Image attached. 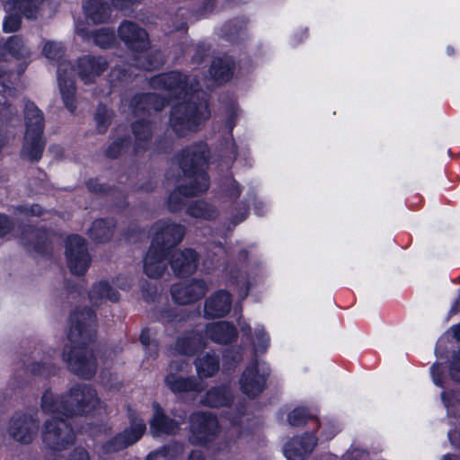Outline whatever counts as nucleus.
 I'll return each mask as SVG.
<instances>
[{"label":"nucleus","instance_id":"29","mask_svg":"<svg viewBox=\"0 0 460 460\" xmlns=\"http://www.w3.org/2000/svg\"><path fill=\"white\" fill-rule=\"evenodd\" d=\"M84 10L86 17L93 23L105 22L110 17V5L102 0H86Z\"/></svg>","mask_w":460,"mask_h":460},{"label":"nucleus","instance_id":"47","mask_svg":"<svg viewBox=\"0 0 460 460\" xmlns=\"http://www.w3.org/2000/svg\"><path fill=\"white\" fill-rule=\"evenodd\" d=\"M66 460H91V457L85 448L77 447L69 454Z\"/></svg>","mask_w":460,"mask_h":460},{"label":"nucleus","instance_id":"36","mask_svg":"<svg viewBox=\"0 0 460 460\" xmlns=\"http://www.w3.org/2000/svg\"><path fill=\"white\" fill-rule=\"evenodd\" d=\"M113 118V111L104 105H99L94 115L96 129L99 133L103 134L107 131Z\"/></svg>","mask_w":460,"mask_h":460},{"label":"nucleus","instance_id":"20","mask_svg":"<svg viewBox=\"0 0 460 460\" xmlns=\"http://www.w3.org/2000/svg\"><path fill=\"white\" fill-rule=\"evenodd\" d=\"M168 253L151 244L144 260V270L149 278L158 279L164 274L167 268Z\"/></svg>","mask_w":460,"mask_h":460},{"label":"nucleus","instance_id":"64","mask_svg":"<svg viewBox=\"0 0 460 460\" xmlns=\"http://www.w3.org/2000/svg\"><path fill=\"white\" fill-rule=\"evenodd\" d=\"M119 79L126 80L127 79L126 73H123L121 75H119Z\"/></svg>","mask_w":460,"mask_h":460},{"label":"nucleus","instance_id":"21","mask_svg":"<svg viewBox=\"0 0 460 460\" xmlns=\"http://www.w3.org/2000/svg\"><path fill=\"white\" fill-rule=\"evenodd\" d=\"M154 417L150 420V430L153 436L173 435L179 431V423L166 416L157 402H153Z\"/></svg>","mask_w":460,"mask_h":460},{"label":"nucleus","instance_id":"32","mask_svg":"<svg viewBox=\"0 0 460 460\" xmlns=\"http://www.w3.org/2000/svg\"><path fill=\"white\" fill-rule=\"evenodd\" d=\"M114 227L115 223L112 219H99L93 223L88 234L93 240L104 243L111 238Z\"/></svg>","mask_w":460,"mask_h":460},{"label":"nucleus","instance_id":"33","mask_svg":"<svg viewBox=\"0 0 460 460\" xmlns=\"http://www.w3.org/2000/svg\"><path fill=\"white\" fill-rule=\"evenodd\" d=\"M187 214L195 218L213 220L218 216V211L212 204L197 200L187 208Z\"/></svg>","mask_w":460,"mask_h":460},{"label":"nucleus","instance_id":"11","mask_svg":"<svg viewBox=\"0 0 460 460\" xmlns=\"http://www.w3.org/2000/svg\"><path fill=\"white\" fill-rule=\"evenodd\" d=\"M66 256L71 273L83 275L91 263L85 240L79 235H71L66 240Z\"/></svg>","mask_w":460,"mask_h":460},{"label":"nucleus","instance_id":"31","mask_svg":"<svg viewBox=\"0 0 460 460\" xmlns=\"http://www.w3.org/2000/svg\"><path fill=\"white\" fill-rule=\"evenodd\" d=\"M259 368L257 362L248 367L240 379L242 392L250 398H254L259 393Z\"/></svg>","mask_w":460,"mask_h":460},{"label":"nucleus","instance_id":"50","mask_svg":"<svg viewBox=\"0 0 460 460\" xmlns=\"http://www.w3.org/2000/svg\"><path fill=\"white\" fill-rule=\"evenodd\" d=\"M270 367L267 366H264V365L263 366L261 365V385H260L261 393H262L264 388L267 387L265 385V382L268 379V377L270 376Z\"/></svg>","mask_w":460,"mask_h":460},{"label":"nucleus","instance_id":"37","mask_svg":"<svg viewBox=\"0 0 460 460\" xmlns=\"http://www.w3.org/2000/svg\"><path fill=\"white\" fill-rule=\"evenodd\" d=\"M91 38L93 43L102 49H106L111 45L114 40L113 31L102 28L92 32Z\"/></svg>","mask_w":460,"mask_h":460},{"label":"nucleus","instance_id":"58","mask_svg":"<svg viewBox=\"0 0 460 460\" xmlns=\"http://www.w3.org/2000/svg\"><path fill=\"white\" fill-rule=\"evenodd\" d=\"M234 119H235L234 115V114H232V115L230 116V118L228 119V120H227V124H226V126H227V128H228V129H229L230 131L233 129V128H234Z\"/></svg>","mask_w":460,"mask_h":460},{"label":"nucleus","instance_id":"34","mask_svg":"<svg viewBox=\"0 0 460 460\" xmlns=\"http://www.w3.org/2000/svg\"><path fill=\"white\" fill-rule=\"evenodd\" d=\"M196 369L199 378L213 376L219 369L218 357L207 353L199 358L196 362Z\"/></svg>","mask_w":460,"mask_h":460},{"label":"nucleus","instance_id":"9","mask_svg":"<svg viewBox=\"0 0 460 460\" xmlns=\"http://www.w3.org/2000/svg\"><path fill=\"white\" fill-rule=\"evenodd\" d=\"M188 368H190V367L183 358L172 359L171 361L164 382L172 392L175 394L183 392L199 393L204 389L202 381L193 376L182 377L178 375L180 372L187 371Z\"/></svg>","mask_w":460,"mask_h":460},{"label":"nucleus","instance_id":"42","mask_svg":"<svg viewBox=\"0 0 460 460\" xmlns=\"http://www.w3.org/2000/svg\"><path fill=\"white\" fill-rule=\"evenodd\" d=\"M13 74L6 75L5 71L0 66V93L4 96H15L17 90L13 83L10 81Z\"/></svg>","mask_w":460,"mask_h":460},{"label":"nucleus","instance_id":"63","mask_svg":"<svg viewBox=\"0 0 460 460\" xmlns=\"http://www.w3.org/2000/svg\"><path fill=\"white\" fill-rule=\"evenodd\" d=\"M4 49H5L4 43H3L2 40L0 39V57L2 56Z\"/></svg>","mask_w":460,"mask_h":460},{"label":"nucleus","instance_id":"55","mask_svg":"<svg viewBox=\"0 0 460 460\" xmlns=\"http://www.w3.org/2000/svg\"><path fill=\"white\" fill-rule=\"evenodd\" d=\"M188 460H205V457L201 451L194 450L190 453Z\"/></svg>","mask_w":460,"mask_h":460},{"label":"nucleus","instance_id":"40","mask_svg":"<svg viewBox=\"0 0 460 460\" xmlns=\"http://www.w3.org/2000/svg\"><path fill=\"white\" fill-rule=\"evenodd\" d=\"M45 235H46V233L43 231H40L39 229L30 228L29 230L26 231L23 240L26 239L27 236H29L30 238H36L37 240L35 242L30 241L29 243L22 241L23 245L27 246L28 248H32L38 252H41L42 245L44 244L43 238L45 237Z\"/></svg>","mask_w":460,"mask_h":460},{"label":"nucleus","instance_id":"38","mask_svg":"<svg viewBox=\"0 0 460 460\" xmlns=\"http://www.w3.org/2000/svg\"><path fill=\"white\" fill-rule=\"evenodd\" d=\"M129 146V138L126 136H119L109 146L106 155L110 158H117Z\"/></svg>","mask_w":460,"mask_h":460},{"label":"nucleus","instance_id":"45","mask_svg":"<svg viewBox=\"0 0 460 460\" xmlns=\"http://www.w3.org/2000/svg\"><path fill=\"white\" fill-rule=\"evenodd\" d=\"M10 15L5 18L3 29L6 33L16 31L21 26V17L18 15L19 13H9Z\"/></svg>","mask_w":460,"mask_h":460},{"label":"nucleus","instance_id":"18","mask_svg":"<svg viewBox=\"0 0 460 460\" xmlns=\"http://www.w3.org/2000/svg\"><path fill=\"white\" fill-rule=\"evenodd\" d=\"M199 256L192 249L176 251L170 260L171 267L173 272L179 277H184L192 274L198 266Z\"/></svg>","mask_w":460,"mask_h":460},{"label":"nucleus","instance_id":"46","mask_svg":"<svg viewBox=\"0 0 460 460\" xmlns=\"http://www.w3.org/2000/svg\"><path fill=\"white\" fill-rule=\"evenodd\" d=\"M451 377L460 383V350L454 353L449 367Z\"/></svg>","mask_w":460,"mask_h":460},{"label":"nucleus","instance_id":"14","mask_svg":"<svg viewBox=\"0 0 460 460\" xmlns=\"http://www.w3.org/2000/svg\"><path fill=\"white\" fill-rule=\"evenodd\" d=\"M75 67L69 62H62L58 68V80L60 93L66 107L74 112L75 105V85L74 81Z\"/></svg>","mask_w":460,"mask_h":460},{"label":"nucleus","instance_id":"54","mask_svg":"<svg viewBox=\"0 0 460 460\" xmlns=\"http://www.w3.org/2000/svg\"><path fill=\"white\" fill-rule=\"evenodd\" d=\"M206 49L203 46L199 45L197 47V53L193 56V59L196 62H200L202 60V55L205 53Z\"/></svg>","mask_w":460,"mask_h":460},{"label":"nucleus","instance_id":"25","mask_svg":"<svg viewBox=\"0 0 460 460\" xmlns=\"http://www.w3.org/2000/svg\"><path fill=\"white\" fill-rule=\"evenodd\" d=\"M44 0H7L4 4L6 13H19L27 19H36Z\"/></svg>","mask_w":460,"mask_h":460},{"label":"nucleus","instance_id":"15","mask_svg":"<svg viewBox=\"0 0 460 460\" xmlns=\"http://www.w3.org/2000/svg\"><path fill=\"white\" fill-rule=\"evenodd\" d=\"M316 445V437L310 433H305L291 438L285 445L284 454L288 460H307Z\"/></svg>","mask_w":460,"mask_h":460},{"label":"nucleus","instance_id":"6","mask_svg":"<svg viewBox=\"0 0 460 460\" xmlns=\"http://www.w3.org/2000/svg\"><path fill=\"white\" fill-rule=\"evenodd\" d=\"M42 441L52 451H64L75 443V433L64 419L53 416L43 425Z\"/></svg>","mask_w":460,"mask_h":460},{"label":"nucleus","instance_id":"39","mask_svg":"<svg viewBox=\"0 0 460 460\" xmlns=\"http://www.w3.org/2000/svg\"><path fill=\"white\" fill-rule=\"evenodd\" d=\"M183 452V446L181 444H172L168 445L164 447H161L158 450L150 452L146 460H155L158 456H162L164 457H172L177 454H181Z\"/></svg>","mask_w":460,"mask_h":460},{"label":"nucleus","instance_id":"16","mask_svg":"<svg viewBox=\"0 0 460 460\" xmlns=\"http://www.w3.org/2000/svg\"><path fill=\"white\" fill-rule=\"evenodd\" d=\"M114 286L124 290L130 288V283L128 280L120 282L119 278L113 281V286L105 280L95 283L89 293L91 303L94 305H100L107 301L118 302L119 294L114 288Z\"/></svg>","mask_w":460,"mask_h":460},{"label":"nucleus","instance_id":"17","mask_svg":"<svg viewBox=\"0 0 460 460\" xmlns=\"http://www.w3.org/2000/svg\"><path fill=\"white\" fill-rule=\"evenodd\" d=\"M108 68V62L102 57L84 56L77 61V75L84 84L94 82Z\"/></svg>","mask_w":460,"mask_h":460},{"label":"nucleus","instance_id":"13","mask_svg":"<svg viewBox=\"0 0 460 460\" xmlns=\"http://www.w3.org/2000/svg\"><path fill=\"white\" fill-rule=\"evenodd\" d=\"M208 290V285L205 280L192 279L189 282L173 285L171 288V295L177 304L188 305L204 297Z\"/></svg>","mask_w":460,"mask_h":460},{"label":"nucleus","instance_id":"56","mask_svg":"<svg viewBox=\"0 0 460 460\" xmlns=\"http://www.w3.org/2000/svg\"><path fill=\"white\" fill-rule=\"evenodd\" d=\"M30 212L34 216H40L42 214V209L39 205H33L31 207Z\"/></svg>","mask_w":460,"mask_h":460},{"label":"nucleus","instance_id":"44","mask_svg":"<svg viewBox=\"0 0 460 460\" xmlns=\"http://www.w3.org/2000/svg\"><path fill=\"white\" fill-rule=\"evenodd\" d=\"M140 341L149 350V354L152 358L157 356V344L151 340V332L149 329H143L140 334Z\"/></svg>","mask_w":460,"mask_h":460},{"label":"nucleus","instance_id":"57","mask_svg":"<svg viewBox=\"0 0 460 460\" xmlns=\"http://www.w3.org/2000/svg\"><path fill=\"white\" fill-rule=\"evenodd\" d=\"M453 336L456 340L460 341V323L452 327Z\"/></svg>","mask_w":460,"mask_h":460},{"label":"nucleus","instance_id":"30","mask_svg":"<svg viewBox=\"0 0 460 460\" xmlns=\"http://www.w3.org/2000/svg\"><path fill=\"white\" fill-rule=\"evenodd\" d=\"M233 401V394L227 386L211 388L204 396L202 403L208 407H225L230 405Z\"/></svg>","mask_w":460,"mask_h":460},{"label":"nucleus","instance_id":"19","mask_svg":"<svg viewBox=\"0 0 460 460\" xmlns=\"http://www.w3.org/2000/svg\"><path fill=\"white\" fill-rule=\"evenodd\" d=\"M232 306L229 293L219 290L210 296L205 302L204 313L208 318H220L227 314Z\"/></svg>","mask_w":460,"mask_h":460},{"label":"nucleus","instance_id":"53","mask_svg":"<svg viewBox=\"0 0 460 460\" xmlns=\"http://www.w3.org/2000/svg\"><path fill=\"white\" fill-rule=\"evenodd\" d=\"M261 353L265 351L269 346V337L261 332Z\"/></svg>","mask_w":460,"mask_h":460},{"label":"nucleus","instance_id":"23","mask_svg":"<svg viewBox=\"0 0 460 460\" xmlns=\"http://www.w3.org/2000/svg\"><path fill=\"white\" fill-rule=\"evenodd\" d=\"M132 132L134 135V153L139 155L146 152L150 146L153 135V127L150 121L141 119L134 122Z\"/></svg>","mask_w":460,"mask_h":460},{"label":"nucleus","instance_id":"61","mask_svg":"<svg viewBox=\"0 0 460 460\" xmlns=\"http://www.w3.org/2000/svg\"><path fill=\"white\" fill-rule=\"evenodd\" d=\"M162 321L170 322V321H172V319H171V316L168 314L167 312H165L164 314H162Z\"/></svg>","mask_w":460,"mask_h":460},{"label":"nucleus","instance_id":"10","mask_svg":"<svg viewBox=\"0 0 460 460\" xmlns=\"http://www.w3.org/2000/svg\"><path fill=\"white\" fill-rule=\"evenodd\" d=\"M153 229L155 236L151 244L167 252L182 241L186 232L184 226L171 220L158 221Z\"/></svg>","mask_w":460,"mask_h":460},{"label":"nucleus","instance_id":"43","mask_svg":"<svg viewBox=\"0 0 460 460\" xmlns=\"http://www.w3.org/2000/svg\"><path fill=\"white\" fill-rule=\"evenodd\" d=\"M64 53L63 47L60 43L49 41L43 47V54L49 59H58Z\"/></svg>","mask_w":460,"mask_h":460},{"label":"nucleus","instance_id":"22","mask_svg":"<svg viewBox=\"0 0 460 460\" xmlns=\"http://www.w3.org/2000/svg\"><path fill=\"white\" fill-rule=\"evenodd\" d=\"M207 336L216 343L227 344L237 337L235 327L226 321L208 323L206 326Z\"/></svg>","mask_w":460,"mask_h":460},{"label":"nucleus","instance_id":"62","mask_svg":"<svg viewBox=\"0 0 460 460\" xmlns=\"http://www.w3.org/2000/svg\"><path fill=\"white\" fill-rule=\"evenodd\" d=\"M175 30L176 31H185L186 30V23L185 22H181L180 25H177L175 27Z\"/></svg>","mask_w":460,"mask_h":460},{"label":"nucleus","instance_id":"35","mask_svg":"<svg viewBox=\"0 0 460 460\" xmlns=\"http://www.w3.org/2000/svg\"><path fill=\"white\" fill-rule=\"evenodd\" d=\"M5 49L17 58H23L30 56V49L24 44L22 39L18 36H12L4 42Z\"/></svg>","mask_w":460,"mask_h":460},{"label":"nucleus","instance_id":"59","mask_svg":"<svg viewBox=\"0 0 460 460\" xmlns=\"http://www.w3.org/2000/svg\"><path fill=\"white\" fill-rule=\"evenodd\" d=\"M42 367L40 364H36L32 367V372L41 375L43 372L40 369Z\"/></svg>","mask_w":460,"mask_h":460},{"label":"nucleus","instance_id":"2","mask_svg":"<svg viewBox=\"0 0 460 460\" xmlns=\"http://www.w3.org/2000/svg\"><path fill=\"white\" fill-rule=\"evenodd\" d=\"M70 322L67 338L74 345L70 349L65 348L63 358L74 374L90 379L97 370L96 358L88 346L94 333L95 314L91 309L84 307L71 314Z\"/></svg>","mask_w":460,"mask_h":460},{"label":"nucleus","instance_id":"8","mask_svg":"<svg viewBox=\"0 0 460 460\" xmlns=\"http://www.w3.org/2000/svg\"><path fill=\"white\" fill-rule=\"evenodd\" d=\"M129 420L128 427L102 445V454L107 455L123 450L142 438L146 430L145 420L133 413L129 414Z\"/></svg>","mask_w":460,"mask_h":460},{"label":"nucleus","instance_id":"27","mask_svg":"<svg viewBox=\"0 0 460 460\" xmlns=\"http://www.w3.org/2000/svg\"><path fill=\"white\" fill-rule=\"evenodd\" d=\"M233 68L234 61L230 57L216 58L209 68V74L217 84H223L232 77Z\"/></svg>","mask_w":460,"mask_h":460},{"label":"nucleus","instance_id":"28","mask_svg":"<svg viewBox=\"0 0 460 460\" xmlns=\"http://www.w3.org/2000/svg\"><path fill=\"white\" fill-rule=\"evenodd\" d=\"M205 347L203 337L197 332L189 333L176 341L174 350L180 355H193Z\"/></svg>","mask_w":460,"mask_h":460},{"label":"nucleus","instance_id":"4","mask_svg":"<svg viewBox=\"0 0 460 460\" xmlns=\"http://www.w3.org/2000/svg\"><path fill=\"white\" fill-rule=\"evenodd\" d=\"M104 408L105 404L99 398L97 391L90 385H76L60 396L47 390L41 398L43 412L53 415L86 416Z\"/></svg>","mask_w":460,"mask_h":460},{"label":"nucleus","instance_id":"1","mask_svg":"<svg viewBox=\"0 0 460 460\" xmlns=\"http://www.w3.org/2000/svg\"><path fill=\"white\" fill-rule=\"evenodd\" d=\"M151 87L165 92L166 96L157 93L138 94L128 102L123 101L122 107L135 115H150L152 111H159L164 108L167 98L182 99L172 108L170 126L180 137L194 133L203 127L210 118L208 102L198 92V81L195 76L186 75L177 71L161 74L150 79Z\"/></svg>","mask_w":460,"mask_h":460},{"label":"nucleus","instance_id":"51","mask_svg":"<svg viewBox=\"0 0 460 460\" xmlns=\"http://www.w3.org/2000/svg\"><path fill=\"white\" fill-rule=\"evenodd\" d=\"M431 373H432L433 380H434L435 384L437 385L441 386L442 383H441V379H440V376H439V365L438 364H434L432 366Z\"/></svg>","mask_w":460,"mask_h":460},{"label":"nucleus","instance_id":"3","mask_svg":"<svg viewBox=\"0 0 460 460\" xmlns=\"http://www.w3.org/2000/svg\"><path fill=\"white\" fill-rule=\"evenodd\" d=\"M209 150L205 142H198L184 148L178 156V163L184 175L190 179L189 185H181L168 198V208L172 212L181 210L185 199L206 192L209 188V178L204 170Z\"/></svg>","mask_w":460,"mask_h":460},{"label":"nucleus","instance_id":"24","mask_svg":"<svg viewBox=\"0 0 460 460\" xmlns=\"http://www.w3.org/2000/svg\"><path fill=\"white\" fill-rule=\"evenodd\" d=\"M43 134L25 133L21 150V157L30 162H39L42 156L45 142Z\"/></svg>","mask_w":460,"mask_h":460},{"label":"nucleus","instance_id":"41","mask_svg":"<svg viewBox=\"0 0 460 460\" xmlns=\"http://www.w3.org/2000/svg\"><path fill=\"white\" fill-rule=\"evenodd\" d=\"M310 418L307 409L297 407L294 409L288 416V421L291 426L299 427L306 423Z\"/></svg>","mask_w":460,"mask_h":460},{"label":"nucleus","instance_id":"52","mask_svg":"<svg viewBox=\"0 0 460 460\" xmlns=\"http://www.w3.org/2000/svg\"><path fill=\"white\" fill-rule=\"evenodd\" d=\"M115 6L121 10L128 9L133 4L135 0H113Z\"/></svg>","mask_w":460,"mask_h":460},{"label":"nucleus","instance_id":"7","mask_svg":"<svg viewBox=\"0 0 460 460\" xmlns=\"http://www.w3.org/2000/svg\"><path fill=\"white\" fill-rule=\"evenodd\" d=\"M190 442L193 445L205 446L213 441L220 432V426L211 412L198 411L190 418Z\"/></svg>","mask_w":460,"mask_h":460},{"label":"nucleus","instance_id":"49","mask_svg":"<svg viewBox=\"0 0 460 460\" xmlns=\"http://www.w3.org/2000/svg\"><path fill=\"white\" fill-rule=\"evenodd\" d=\"M86 185L91 192L102 193L106 191V188L103 185L98 183L96 180L88 181Z\"/></svg>","mask_w":460,"mask_h":460},{"label":"nucleus","instance_id":"12","mask_svg":"<svg viewBox=\"0 0 460 460\" xmlns=\"http://www.w3.org/2000/svg\"><path fill=\"white\" fill-rule=\"evenodd\" d=\"M39 430V420L31 414L16 413L8 426V433L20 444H31Z\"/></svg>","mask_w":460,"mask_h":460},{"label":"nucleus","instance_id":"26","mask_svg":"<svg viewBox=\"0 0 460 460\" xmlns=\"http://www.w3.org/2000/svg\"><path fill=\"white\" fill-rule=\"evenodd\" d=\"M25 133L43 134L44 116L42 111L31 102L24 104Z\"/></svg>","mask_w":460,"mask_h":460},{"label":"nucleus","instance_id":"60","mask_svg":"<svg viewBox=\"0 0 460 460\" xmlns=\"http://www.w3.org/2000/svg\"><path fill=\"white\" fill-rule=\"evenodd\" d=\"M441 460H457V459L455 455L448 454V455L444 456Z\"/></svg>","mask_w":460,"mask_h":460},{"label":"nucleus","instance_id":"48","mask_svg":"<svg viewBox=\"0 0 460 460\" xmlns=\"http://www.w3.org/2000/svg\"><path fill=\"white\" fill-rule=\"evenodd\" d=\"M12 229L10 220L4 215H0V237L5 235Z\"/></svg>","mask_w":460,"mask_h":460},{"label":"nucleus","instance_id":"5","mask_svg":"<svg viewBox=\"0 0 460 460\" xmlns=\"http://www.w3.org/2000/svg\"><path fill=\"white\" fill-rule=\"evenodd\" d=\"M118 32L128 48L137 53L133 59L134 66L150 71L159 68L164 64V56L161 51H146L149 46L147 32L137 23L124 21L119 25Z\"/></svg>","mask_w":460,"mask_h":460}]
</instances>
